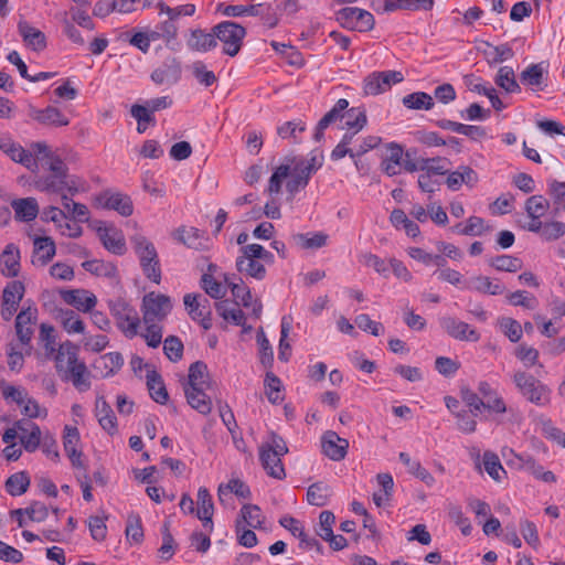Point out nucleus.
Instances as JSON below:
<instances>
[{"instance_id":"obj_1","label":"nucleus","mask_w":565,"mask_h":565,"mask_svg":"<svg viewBox=\"0 0 565 565\" xmlns=\"http://www.w3.org/2000/svg\"><path fill=\"white\" fill-rule=\"evenodd\" d=\"M130 242L138 256L142 273L149 280L159 285L161 281V267L153 243L139 233L132 235Z\"/></svg>"},{"instance_id":"obj_2","label":"nucleus","mask_w":565,"mask_h":565,"mask_svg":"<svg viewBox=\"0 0 565 565\" xmlns=\"http://www.w3.org/2000/svg\"><path fill=\"white\" fill-rule=\"evenodd\" d=\"M212 31L215 40L222 43L224 54L234 57L239 53L246 36V29L243 25L234 21H223L215 24Z\"/></svg>"},{"instance_id":"obj_3","label":"nucleus","mask_w":565,"mask_h":565,"mask_svg":"<svg viewBox=\"0 0 565 565\" xmlns=\"http://www.w3.org/2000/svg\"><path fill=\"white\" fill-rule=\"evenodd\" d=\"M513 382L521 394L531 403L536 405H543L545 403L548 388L533 375L519 371L514 373Z\"/></svg>"},{"instance_id":"obj_4","label":"nucleus","mask_w":565,"mask_h":565,"mask_svg":"<svg viewBox=\"0 0 565 565\" xmlns=\"http://www.w3.org/2000/svg\"><path fill=\"white\" fill-rule=\"evenodd\" d=\"M172 303L170 297L149 292L142 299V319L145 323H151L163 320L171 311Z\"/></svg>"},{"instance_id":"obj_5","label":"nucleus","mask_w":565,"mask_h":565,"mask_svg":"<svg viewBox=\"0 0 565 565\" xmlns=\"http://www.w3.org/2000/svg\"><path fill=\"white\" fill-rule=\"evenodd\" d=\"M337 19L343 25L360 32L371 31L375 24L373 14L360 8H343L338 11Z\"/></svg>"},{"instance_id":"obj_6","label":"nucleus","mask_w":565,"mask_h":565,"mask_svg":"<svg viewBox=\"0 0 565 565\" xmlns=\"http://www.w3.org/2000/svg\"><path fill=\"white\" fill-rule=\"evenodd\" d=\"M403 74L397 71L374 72L365 77L363 90L365 95L375 96L386 92L391 85L401 83Z\"/></svg>"},{"instance_id":"obj_7","label":"nucleus","mask_w":565,"mask_h":565,"mask_svg":"<svg viewBox=\"0 0 565 565\" xmlns=\"http://www.w3.org/2000/svg\"><path fill=\"white\" fill-rule=\"evenodd\" d=\"M38 321V309L33 305L23 308L15 318V334L22 345L29 347Z\"/></svg>"},{"instance_id":"obj_8","label":"nucleus","mask_w":565,"mask_h":565,"mask_svg":"<svg viewBox=\"0 0 565 565\" xmlns=\"http://www.w3.org/2000/svg\"><path fill=\"white\" fill-rule=\"evenodd\" d=\"M321 449L329 459L340 461L348 454L349 440L340 437L333 430H327L321 436Z\"/></svg>"},{"instance_id":"obj_9","label":"nucleus","mask_w":565,"mask_h":565,"mask_svg":"<svg viewBox=\"0 0 565 565\" xmlns=\"http://www.w3.org/2000/svg\"><path fill=\"white\" fill-rule=\"evenodd\" d=\"M441 327L447 334L459 341L477 342L480 340V333L468 323L459 321L452 317L441 319Z\"/></svg>"},{"instance_id":"obj_10","label":"nucleus","mask_w":565,"mask_h":565,"mask_svg":"<svg viewBox=\"0 0 565 565\" xmlns=\"http://www.w3.org/2000/svg\"><path fill=\"white\" fill-rule=\"evenodd\" d=\"M114 316L119 329L127 337L132 338L138 333L139 317L134 308L126 303H119L114 308Z\"/></svg>"},{"instance_id":"obj_11","label":"nucleus","mask_w":565,"mask_h":565,"mask_svg":"<svg viewBox=\"0 0 565 565\" xmlns=\"http://www.w3.org/2000/svg\"><path fill=\"white\" fill-rule=\"evenodd\" d=\"M97 200L100 206L108 210H115L122 216H129L134 212L131 199L119 192L111 193L106 191L102 193Z\"/></svg>"},{"instance_id":"obj_12","label":"nucleus","mask_w":565,"mask_h":565,"mask_svg":"<svg viewBox=\"0 0 565 565\" xmlns=\"http://www.w3.org/2000/svg\"><path fill=\"white\" fill-rule=\"evenodd\" d=\"M30 117L44 126L64 127L70 124L68 118L56 107L47 106L44 109L30 107Z\"/></svg>"},{"instance_id":"obj_13","label":"nucleus","mask_w":565,"mask_h":565,"mask_svg":"<svg viewBox=\"0 0 565 565\" xmlns=\"http://www.w3.org/2000/svg\"><path fill=\"white\" fill-rule=\"evenodd\" d=\"M78 347L70 341L63 342L55 355V366L61 375L67 374L72 366L78 364Z\"/></svg>"},{"instance_id":"obj_14","label":"nucleus","mask_w":565,"mask_h":565,"mask_svg":"<svg viewBox=\"0 0 565 565\" xmlns=\"http://www.w3.org/2000/svg\"><path fill=\"white\" fill-rule=\"evenodd\" d=\"M15 427L20 433V443L28 452L35 451L41 444V429L33 423L25 420L15 422Z\"/></svg>"},{"instance_id":"obj_15","label":"nucleus","mask_w":565,"mask_h":565,"mask_svg":"<svg viewBox=\"0 0 565 565\" xmlns=\"http://www.w3.org/2000/svg\"><path fill=\"white\" fill-rule=\"evenodd\" d=\"M186 46L194 52L206 53L217 46V41L214 38V32L210 33L202 29L191 30L186 39Z\"/></svg>"},{"instance_id":"obj_16","label":"nucleus","mask_w":565,"mask_h":565,"mask_svg":"<svg viewBox=\"0 0 565 565\" xmlns=\"http://www.w3.org/2000/svg\"><path fill=\"white\" fill-rule=\"evenodd\" d=\"M61 296L67 305L74 306L84 312L90 311L97 302L96 297L84 289L64 290L61 292Z\"/></svg>"},{"instance_id":"obj_17","label":"nucleus","mask_w":565,"mask_h":565,"mask_svg":"<svg viewBox=\"0 0 565 565\" xmlns=\"http://www.w3.org/2000/svg\"><path fill=\"white\" fill-rule=\"evenodd\" d=\"M0 149H2L11 160L22 164L31 172H36L39 170V166L36 160L33 158V153H29V150H25L22 146L14 142H6L0 145Z\"/></svg>"},{"instance_id":"obj_18","label":"nucleus","mask_w":565,"mask_h":565,"mask_svg":"<svg viewBox=\"0 0 565 565\" xmlns=\"http://www.w3.org/2000/svg\"><path fill=\"white\" fill-rule=\"evenodd\" d=\"M18 30L23 42L35 52H41L46 47L45 34L39 29L33 28L26 21L20 20Z\"/></svg>"},{"instance_id":"obj_19","label":"nucleus","mask_w":565,"mask_h":565,"mask_svg":"<svg viewBox=\"0 0 565 565\" xmlns=\"http://www.w3.org/2000/svg\"><path fill=\"white\" fill-rule=\"evenodd\" d=\"M35 185L39 190L51 193H61L64 189H67L72 194L77 192V189L67 181V174L52 173L51 175L40 177Z\"/></svg>"},{"instance_id":"obj_20","label":"nucleus","mask_w":565,"mask_h":565,"mask_svg":"<svg viewBox=\"0 0 565 565\" xmlns=\"http://www.w3.org/2000/svg\"><path fill=\"white\" fill-rule=\"evenodd\" d=\"M285 454H278L275 451L259 449V459L262 461L263 468L271 478L282 480L286 477L285 468L281 462V456Z\"/></svg>"},{"instance_id":"obj_21","label":"nucleus","mask_w":565,"mask_h":565,"mask_svg":"<svg viewBox=\"0 0 565 565\" xmlns=\"http://www.w3.org/2000/svg\"><path fill=\"white\" fill-rule=\"evenodd\" d=\"M198 518L203 521V525L209 529V531H213V513H214V504L212 501V497L209 490L205 487H201L198 490Z\"/></svg>"},{"instance_id":"obj_22","label":"nucleus","mask_w":565,"mask_h":565,"mask_svg":"<svg viewBox=\"0 0 565 565\" xmlns=\"http://www.w3.org/2000/svg\"><path fill=\"white\" fill-rule=\"evenodd\" d=\"M287 163L291 164L290 180L286 184V189L290 193H296L299 189H303L310 179V170L303 169V160L295 161L287 159Z\"/></svg>"},{"instance_id":"obj_23","label":"nucleus","mask_w":565,"mask_h":565,"mask_svg":"<svg viewBox=\"0 0 565 565\" xmlns=\"http://www.w3.org/2000/svg\"><path fill=\"white\" fill-rule=\"evenodd\" d=\"M1 271L7 277H15L20 271V250L13 245L9 244L3 249L0 256Z\"/></svg>"},{"instance_id":"obj_24","label":"nucleus","mask_w":565,"mask_h":565,"mask_svg":"<svg viewBox=\"0 0 565 565\" xmlns=\"http://www.w3.org/2000/svg\"><path fill=\"white\" fill-rule=\"evenodd\" d=\"M15 218L20 222H30L39 214V204L34 198L15 199L11 202Z\"/></svg>"},{"instance_id":"obj_25","label":"nucleus","mask_w":565,"mask_h":565,"mask_svg":"<svg viewBox=\"0 0 565 565\" xmlns=\"http://www.w3.org/2000/svg\"><path fill=\"white\" fill-rule=\"evenodd\" d=\"M98 236L106 249L116 255L126 252V243L122 234L115 228H98Z\"/></svg>"},{"instance_id":"obj_26","label":"nucleus","mask_w":565,"mask_h":565,"mask_svg":"<svg viewBox=\"0 0 565 565\" xmlns=\"http://www.w3.org/2000/svg\"><path fill=\"white\" fill-rule=\"evenodd\" d=\"M205 390L203 387H184L189 405L203 415H207L212 411V401L205 394Z\"/></svg>"},{"instance_id":"obj_27","label":"nucleus","mask_w":565,"mask_h":565,"mask_svg":"<svg viewBox=\"0 0 565 565\" xmlns=\"http://www.w3.org/2000/svg\"><path fill=\"white\" fill-rule=\"evenodd\" d=\"M548 201L554 216L565 212V181L552 179L547 183Z\"/></svg>"},{"instance_id":"obj_28","label":"nucleus","mask_w":565,"mask_h":565,"mask_svg":"<svg viewBox=\"0 0 565 565\" xmlns=\"http://www.w3.org/2000/svg\"><path fill=\"white\" fill-rule=\"evenodd\" d=\"M478 182V175L476 171L468 167L461 166L458 170L448 173L446 184L451 190H458L461 184L472 186Z\"/></svg>"},{"instance_id":"obj_29","label":"nucleus","mask_w":565,"mask_h":565,"mask_svg":"<svg viewBox=\"0 0 565 565\" xmlns=\"http://www.w3.org/2000/svg\"><path fill=\"white\" fill-rule=\"evenodd\" d=\"M172 236L174 239L180 242L181 244L188 246L189 248L193 249H203L205 247L204 245V237L202 233L194 227L186 228L184 226L177 228Z\"/></svg>"},{"instance_id":"obj_30","label":"nucleus","mask_w":565,"mask_h":565,"mask_svg":"<svg viewBox=\"0 0 565 565\" xmlns=\"http://www.w3.org/2000/svg\"><path fill=\"white\" fill-rule=\"evenodd\" d=\"M230 492L244 499L250 497L249 488L238 478H233L227 483H221L218 486L217 498L222 504L226 502Z\"/></svg>"},{"instance_id":"obj_31","label":"nucleus","mask_w":565,"mask_h":565,"mask_svg":"<svg viewBox=\"0 0 565 565\" xmlns=\"http://www.w3.org/2000/svg\"><path fill=\"white\" fill-rule=\"evenodd\" d=\"M387 157L382 161V170L390 177L399 173L403 159V148L394 142L387 145Z\"/></svg>"},{"instance_id":"obj_32","label":"nucleus","mask_w":565,"mask_h":565,"mask_svg":"<svg viewBox=\"0 0 565 565\" xmlns=\"http://www.w3.org/2000/svg\"><path fill=\"white\" fill-rule=\"evenodd\" d=\"M216 311L224 320L231 321L236 326H244L245 315L239 309V302L222 300L216 303Z\"/></svg>"},{"instance_id":"obj_33","label":"nucleus","mask_w":565,"mask_h":565,"mask_svg":"<svg viewBox=\"0 0 565 565\" xmlns=\"http://www.w3.org/2000/svg\"><path fill=\"white\" fill-rule=\"evenodd\" d=\"M147 386L153 401L160 404H166L169 395L160 374L154 370L147 372Z\"/></svg>"},{"instance_id":"obj_34","label":"nucleus","mask_w":565,"mask_h":565,"mask_svg":"<svg viewBox=\"0 0 565 565\" xmlns=\"http://www.w3.org/2000/svg\"><path fill=\"white\" fill-rule=\"evenodd\" d=\"M520 461V468L529 471L535 478L544 481V482H555L556 477L552 471H544L543 467L539 465L534 458L530 456H516Z\"/></svg>"},{"instance_id":"obj_35","label":"nucleus","mask_w":565,"mask_h":565,"mask_svg":"<svg viewBox=\"0 0 565 565\" xmlns=\"http://www.w3.org/2000/svg\"><path fill=\"white\" fill-rule=\"evenodd\" d=\"M398 458L407 467L408 472L422 480L426 486L431 487L435 483L433 475L419 461L413 460L408 454L399 452Z\"/></svg>"},{"instance_id":"obj_36","label":"nucleus","mask_w":565,"mask_h":565,"mask_svg":"<svg viewBox=\"0 0 565 565\" xmlns=\"http://www.w3.org/2000/svg\"><path fill=\"white\" fill-rule=\"evenodd\" d=\"M96 416L100 426L106 431L109 434H114L116 431V417L113 409L103 397L96 401Z\"/></svg>"},{"instance_id":"obj_37","label":"nucleus","mask_w":565,"mask_h":565,"mask_svg":"<svg viewBox=\"0 0 565 565\" xmlns=\"http://www.w3.org/2000/svg\"><path fill=\"white\" fill-rule=\"evenodd\" d=\"M185 387H210L207 366L201 361L192 363L189 367V382Z\"/></svg>"},{"instance_id":"obj_38","label":"nucleus","mask_w":565,"mask_h":565,"mask_svg":"<svg viewBox=\"0 0 565 565\" xmlns=\"http://www.w3.org/2000/svg\"><path fill=\"white\" fill-rule=\"evenodd\" d=\"M34 259L41 265L49 263L55 255V244L51 237H38L34 239Z\"/></svg>"},{"instance_id":"obj_39","label":"nucleus","mask_w":565,"mask_h":565,"mask_svg":"<svg viewBox=\"0 0 565 565\" xmlns=\"http://www.w3.org/2000/svg\"><path fill=\"white\" fill-rule=\"evenodd\" d=\"M280 524L288 529L294 536H297L300 539V542H301V545H303L305 547H317V550L320 552L321 551V545L320 543L313 539V537H309L305 531H303V527L300 525V523L294 519V518H284L280 520Z\"/></svg>"},{"instance_id":"obj_40","label":"nucleus","mask_w":565,"mask_h":565,"mask_svg":"<svg viewBox=\"0 0 565 565\" xmlns=\"http://www.w3.org/2000/svg\"><path fill=\"white\" fill-rule=\"evenodd\" d=\"M236 268L239 273L255 279H263L266 275V268L258 259L239 256L236 259Z\"/></svg>"},{"instance_id":"obj_41","label":"nucleus","mask_w":565,"mask_h":565,"mask_svg":"<svg viewBox=\"0 0 565 565\" xmlns=\"http://www.w3.org/2000/svg\"><path fill=\"white\" fill-rule=\"evenodd\" d=\"M180 76V64L175 58H171L162 67L154 70L151 74V79L156 84H163L164 82H175Z\"/></svg>"},{"instance_id":"obj_42","label":"nucleus","mask_w":565,"mask_h":565,"mask_svg":"<svg viewBox=\"0 0 565 565\" xmlns=\"http://www.w3.org/2000/svg\"><path fill=\"white\" fill-rule=\"evenodd\" d=\"M551 207V203L548 199L543 195L535 194L526 199L524 209L530 218H541L543 217L548 209Z\"/></svg>"},{"instance_id":"obj_43","label":"nucleus","mask_w":565,"mask_h":565,"mask_svg":"<svg viewBox=\"0 0 565 565\" xmlns=\"http://www.w3.org/2000/svg\"><path fill=\"white\" fill-rule=\"evenodd\" d=\"M65 380H72L74 386L79 391L88 390L89 372L84 362H79L68 371L67 374L62 375Z\"/></svg>"},{"instance_id":"obj_44","label":"nucleus","mask_w":565,"mask_h":565,"mask_svg":"<svg viewBox=\"0 0 565 565\" xmlns=\"http://www.w3.org/2000/svg\"><path fill=\"white\" fill-rule=\"evenodd\" d=\"M482 465L487 473L497 482L507 473L497 454L487 450L483 452Z\"/></svg>"},{"instance_id":"obj_45","label":"nucleus","mask_w":565,"mask_h":565,"mask_svg":"<svg viewBox=\"0 0 565 565\" xmlns=\"http://www.w3.org/2000/svg\"><path fill=\"white\" fill-rule=\"evenodd\" d=\"M30 486V478L26 472L20 471L10 476L6 481L7 491L13 495H22Z\"/></svg>"},{"instance_id":"obj_46","label":"nucleus","mask_w":565,"mask_h":565,"mask_svg":"<svg viewBox=\"0 0 565 565\" xmlns=\"http://www.w3.org/2000/svg\"><path fill=\"white\" fill-rule=\"evenodd\" d=\"M495 84L507 93L520 92V85L515 81L514 71L510 66H502L499 68L495 76Z\"/></svg>"},{"instance_id":"obj_47","label":"nucleus","mask_w":565,"mask_h":565,"mask_svg":"<svg viewBox=\"0 0 565 565\" xmlns=\"http://www.w3.org/2000/svg\"><path fill=\"white\" fill-rule=\"evenodd\" d=\"M471 288H473L478 292L489 294V295H501L504 292V286L499 282L492 281L489 277L486 276H476L470 279Z\"/></svg>"},{"instance_id":"obj_48","label":"nucleus","mask_w":565,"mask_h":565,"mask_svg":"<svg viewBox=\"0 0 565 565\" xmlns=\"http://www.w3.org/2000/svg\"><path fill=\"white\" fill-rule=\"evenodd\" d=\"M403 105L409 109H426L434 107V100L430 95L424 92H417L403 97Z\"/></svg>"},{"instance_id":"obj_49","label":"nucleus","mask_w":565,"mask_h":565,"mask_svg":"<svg viewBox=\"0 0 565 565\" xmlns=\"http://www.w3.org/2000/svg\"><path fill=\"white\" fill-rule=\"evenodd\" d=\"M490 266L497 270L516 273L522 269L523 263L520 258L510 255H500L489 262Z\"/></svg>"},{"instance_id":"obj_50","label":"nucleus","mask_w":565,"mask_h":565,"mask_svg":"<svg viewBox=\"0 0 565 565\" xmlns=\"http://www.w3.org/2000/svg\"><path fill=\"white\" fill-rule=\"evenodd\" d=\"M523 84L533 88H540L544 81V70L540 64H532L520 74Z\"/></svg>"},{"instance_id":"obj_51","label":"nucleus","mask_w":565,"mask_h":565,"mask_svg":"<svg viewBox=\"0 0 565 565\" xmlns=\"http://www.w3.org/2000/svg\"><path fill=\"white\" fill-rule=\"evenodd\" d=\"M328 235L324 233H315L311 236L309 234H296L294 235V241L301 248L305 249H316L326 245Z\"/></svg>"},{"instance_id":"obj_52","label":"nucleus","mask_w":565,"mask_h":565,"mask_svg":"<svg viewBox=\"0 0 565 565\" xmlns=\"http://www.w3.org/2000/svg\"><path fill=\"white\" fill-rule=\"evenodd\" d=\"M329 497V487L322 482H316L308 488L307 500L311 505L323 507Z\"/></svg>"},{"instance_id":"obj_53","label":"nucleus","mask_w":565,"mask_h":565,"mask_svg":"<svg viewBox=\"0 0 565 565\" xmlns=\"http://www.w3.org/2000/svg\"><path fill=\"white\" fill-rule=\"evenodd\" d=\"M64 210L75 220L79 222L88 221V209L85 204L74 202L66 194L61 196Z\"/></svg>"},{"instance_id":"obj_54","label":"nucleus","mask_w":565,"mask_h":565,"mask_svg":"<svg viewBox=\"0 0 565 565\" xmlns=\"http://www.w3.org/2000/svg\"><path fill=\"white\" fill-rule=\"evenodd\" d=\"M87 271L96 276L116 277L117 268L113 263H106L104 260H87L82 265Z\"/></svg>"},{"instance_id":"obj_55","label":"nucleus","mask_w":565,"mask_h":565,"mask_svg":"<svg viewBox=\"0 0 565 565\" xmlns=\"http://www.w3.org/2000/svg\"><path fill=\"white\" fill-rule=\"evenodd\" d=\"M290 171L291 164L289 163H282L276 168V170L274 171L269 179V184L267 189L270 195L280 193L282 182L287 177H289Z\"/></svg>"},{"instance_id":"obj_56","label":"nucleus","mask_w":565,"mask_h":565,"mask_svg":"<svg viewBox=\"0 0 565 565\" xmlns=\"http://www.w3.org/2000/svg\"><path fill=\"white\" fill-rule=\"evenodd\" d=\"M58 319L63 328L68 332L83 333L84 322L72 310H60Z\"/></svg>"},{"instance_id":"obj_57","label":"nucleus","mask_w":565,"mask_h":565,"mask_svg":"<svg viewBox=\"0 0 565 565\" xmlns=\"http://www.w3.org/2000/svg\"><path fill=\"white\" fill-rule=\"evenodd\" d=\"M241 513L245 523L253 529L262 527L265 521L259 507L254 504H244Z\"/></svg>"},{"instance_id":"obj_58","label":"nucleus","mask_w":565,"mask_h":565,"mask_svg":"<svg viewBox=\"0 0 565 565\" xmlns=\"http://www.w3.org/2000/svg\"><path fill=\"white\" fill-rule=\"evenodd\" d=\"M499 326L504 335L511 342H519L522 338V326L513 318L503 317L499 321Z\"/></svg>"},{"instance_id":"obj_59","label":"nucleus","mask_w":565,"mask_h":565,"mask_svg":"<svg viewBox=\"0 0 565 565\" xmlns=\"http://www.w3.org/2000/svg\"><path fill=\"white\" fill-rule=\"evenodd\" d=\"M25 292V287L22 281H10L3 289L2 300L6 302H13L20 305Z\"/></svg>"},{"instance_id":"obj_60","label":"nucleus","mask_w":565,"mask_h":565,"mask_svg":"<svg viewBox=\"0 0 565 565\" xmlns=\"http://www.w3.org/2000/svg\"><path fill=\"white\" fill-rule=\"evenodd\" d=\"M39 339L43 343L46 356L53 355V353L56 351V337L54 328L51 324L42 323L40 326Z\"/></svg>"},{"instance_id":"obj_61","label":"nucleus","mask_w":565,"mask_h":565,"mask_svg":"<svg viewBox=\"0 0 565 565\" xmlns=\"http://www.w3.org/2000/svg\"><path fill=\"white\" fill-rule=\"evenodd\" d=\"M0 388L6 399H11L19 406H22L25 398L29 396L28 392L23 387L11 385L4 381L0 383Z\"/></svg>"},{"instance_id":"obj_62","label":"nucleus","mask_w":565,"mask_h":565,"mask_svg":"<svg viewBox=\"0 0 565 565\" xmlns=\"http://www.w3.org/2000/svg\"><path fill=\"white\" fill-rule=\"evenodd\" d=\"M160 10V13H164L169 17V20L173 21L178 19L181 15L184 17H191L195 12V6L192 3H186L183 6H179L175 8H170L169 6L164 4L163 2H159L157 6Z\"/></svg>"},{"instance_id":"obj_63","label":"nucleus","mask_w":565,"mask_h":565,"mask_svg":"<svg viewBox=\"0 0 565 565\" xmlns=\"http://www.w3.org/2000/svg\"><path fill=\"white\" fill-rule=\"evenodd\" d=\"M265 387H266V396L270 403L275 404L282 399V397L280 395L281 382L274 373L268 372L266 374Z\"/></svg>"},{"instance_id":"obj_64","label":"nucleus","mask_w":565,"mask_h":565,"mask_svg":"<svg viewBox=\"0 0 565 565\" xmlns=\"http://www.w3.org/2000/svg\"><path fill=\"white\" fill-rule=\"evenodd\" d=\"M163 351L170 361L177 362L182 358L183 343L178 337L170 335L164 340Z\"/></svg>"}]
</instances>
